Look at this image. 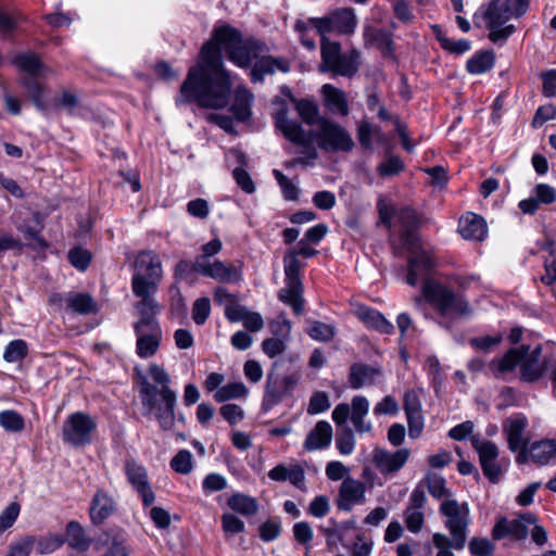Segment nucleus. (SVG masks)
I'll use <instances>...</instances> for the list:
<instances>
[{
  "label": "nucleus",
  "mask_w": 556,
  "mask_h": 556,
  "mask_svg": "<svg viewBox=\"0 0 556 556\" xmlns=\"http://www.w3.org/2000/svg\"><path fill=\"white\" fill-rule=\"evenodd\" d=\"M163 278L161 257L154 251H141V312L156 314L160 305L155 300L159 285Z\"/></svg>",
  "instance_id": "7"
},
{
  "label": "nucleus",
  "mask_w": 556,
  "mask_h": 556,
  "mask_svg": "<svg viewBox=\"0 0 556 556\" xmlns=\"http://www.w3.org/2000/svg\"><path fill=\"white\" fill-rule=\"evenodd\" d=\"M471 444L479 455L483 475L489 479V481L493 483L497 482L502 475V470L497 464V446L493 442L481 440L476 435L471 438Z\"/></svg>",
  "instance_id": "18"
},
{
  "label": "nucleus",
  "mask_w": 556,
  "mask_h": 556,
  "mask_svg": "<svg viewBox=\"0 0 556 556\" xmlns=\"http://www.w3.org/2000/svg\"><path fill=\"white\" fill-rule=\"evenodd\" d=\"M336 445L342 455H350L355 447V438L353 431L345 428L337 435Z\"/></svg>",
  "instance_id": "56"
},
{
  "label": "nucleus",
  "mask_w": 556,
  "mask_h": 556,
  "mask_svg": "<svg viewBox=\"0 0 556 556\" xmlns=\"http://www.w3.org/2000/svg\"><path fill=\"white\" fill-rule=\"evenodd\" d=\"M536 521L534 515L527 513L519 516L514 520L501 518L492 530L493 539L501 540L510 535L517 540L523 539L528 534L527 525H532Z\"/></svg>",
  "instance_id": "23"
},
{
  "label": "nucleus",
  "mask_w": 556,
  "mask_h": 556,
  "mask_svg": "<svg viewBox=\"0 0 556 556\" xmlns=\"http://www.w3.org/2000/svg\"><path fill=\"white\" fill-rule=\"evenodd\" d=\"M198 274L223 283H237L242 279V269L233 264H226L219 260L208 262L203 257H195L191 265Z\"/></svg>",
  "instance_id": "15"
},
{
  "label": "nucleus",
  "mask_w": 556,
  "mask_h": 556,
  "mask_svg": "<svg viewBox=\"0 0 556 556\" xmlns=\"http://www.w3.org/2000/svg\"><path fill=\"white\" fill-rule=\"evenodd\" d=\"M379 375L380 370L378 368L365 364H353L349 375L350 386L353 389L370 386Z\"/></svg>",
  "instance_id": "33"
},
{
  "label": "nucleus",
  "mask_w": 556,
  "mask_h": 556,
  "mask_svg": "<svg viewBox=\"0 0 556 556\" xmlns=\"http://www.w3.org/2000/svg\"><path fill=\"white\" fill-rule=\"evenodd\" d=\"M357 527L356 520L349 519L341 523H337L334 528L325 530L326 541L328 545H336L343 543L345 533L350 530H355Z\"/></svg>",
  "instance_id": "44"
},
{
  "label": "nucleus",
  "mask_w": 556,
  "mask_h": 556,
  "mask_svg": "<svg viewBox=\"0 0 556 556\" xmlns=\"http://www.w3.org/2000/svg\"><path fill=\"white\" fill-rule=\"evenodd\" d=\"M115 510V502L104 491L99 490L90 505L89 514L94 525L102 523Z\"/></svg>",
  "instance_id": "32"
},
{
  "label": "nucleus",
  "mask_w": 556,
  "mask_h": 556,
  "mask_svg": "<svg viewBox=\"0 0 556 556\" xmlns=\"http://www.w3.org/2000/svg\"><path fill=\"white\" fill-rule=\"evenodd\" d=\"M427 489L432 497L441 502L454 498L452 491L445 486V479L437 473L427 476Z\"/></svg>",
  "instance_id": "42"
},
{
  "label": "nucleus",
  "mask_w": 556,
  "mask_h": 556,
  "mask_svg": "<svg viewBox=\"0 0 556 556\" xmlns=\"http://www.w3.org/2000/svg\"><path fill=\"white\" fill-rule=\"evenodd\" d=\"M301 375L295 371L285 376H279L270 371L266 378L265 392L262 407L265 410L271 409L279 404L283 397L290 395L298 386Z\"/></svg>",
  "instance_id": "13"
},
{
  "label": "nucleus",
  "mask_w": 556,
  "mask_h": 556,
  "mask_svg": "<svg viewBox=\"0 0 556 556\" xmlns=\"http://www.w3.org/2000/svg\"><path fill=\"white\" fill-rule=\"evenodd\" d=\"M409 450L400 448L395 452L379 450L375 454V463L381 473H394L408 460Z\"/></svg>",
  "instance_id": "27"
},
{
  "label": "nucleus",
  "mask_w": 556,
  "mask_h": 556,
  "mask_svg": "<svg viewBox=\"0 0 556 556\" xmlns=\"http://www.w3.org/2000/svg\"><path fill=\"white\" fill-rule=\"evenodd\" d=\"M170 467L180 475H188L193 470V456L188 450H180L170 460Z\"/></svg>",
  "instance_id": "49"
},
{
  "label": "nucleus",
  "mask_w": 556,
  "mask_h": 556,
  "mask_svg": "<svg viewBox=\"0 0 556 556\" xmlns=\"http://www.w3.org/2000/svg\"><path fill=\"white\" fill-rule=\"evenodd\" d=\"M554 348V345L546 343L544 346L539 344L533 350H530V346L527 345H521L520 349H511L495 363L496 369L500 372H507L519 365L521 378L526 381H534L542 377L551 365Z\"/></svg>",
  "instance_id": "5"
},
{
  "label": "nucleus",
  "mask_w": 556,
  "mask_h": 556,
  "mask_svg": "<svg viewBox=\"0 0 556 556\" xmlns=\"http://www.w3.org/2000/svg\"><path fill=\"white\" fill-rule=\"evenodd\" d=\"M263 352L270 358H274L287 350V342L279 338H267L262 343Z\"/></svg>",
  "instance_id": "60"
},
{
  "label": "nucleus",
  "mask_w": 556,
  "mask_h": 556,
  "mask_svg": "<svg viewBox=\"0 0 556 556\" xmlns=\"http://www.w3.org/2000/svg\"><path fill=\"white\" fill-rule=\"evenodd\" d=\"M220 415L230 425H236L243 419L244 412L237 404H225L220 407Z\"/></svg>",
  "instance_id": "64"
},
{
  "label": "nucleus",
  "mask_w": 556,
  "mask_h": 556,
  "mask_svg": "<svg viewBox=\"0 0 556 556\" xmlns=\"http://www.w3.org/2000/svg\"><path fill=\"white\" fill-rule=\"evenodd\" d=\"M291 328V323L286 318L283 313L279 314L275 320L269 323L273 337L283 339L286 342L290 339Z\"/></svg>",
  "instance_id": "51"
},
{
  "label": "nucleus",
  "mask_w": 556,
  "mask_h": 556,
  "mask_svg": "<svg viewBox=\"0 0 556 556\" xmlns=\"http://www.w3.org/2000/svg\"><path fill=\"white\" fill-rule=\"evenodd\" d=\"M283 198L288 201H296L299 199V188L280 170L274 169L273 172Z\"/></svg>",
  "instance_id": "52"
},
{
  "label": "nucleus",
  "mask_w": 556,
  "mask_h": 556,
  "mask_svg": "<svg viewBox=\"0 0 556 556\" xmlns=\"http://www.w3.org/2000/svg\"><path fill=\"white\" fill-rule=\"evenodd\" d=\"M366 501L365 483L346 477L339 486L336 505L339 510L350 511L356 505H362Z\"/></svg>",
  "instance_id": "21"
},
{
  "label": "nucleus",
  "mask_w": 556,
  "mask_h": 556,
  "mask_svg": "<svg viewBox=\"0 0 556 556\" xmlns=\"http://www.w3.org/2000/svg\"><path fill=\"white\" fill-rule=\"evenodd\" d=\"M295 110L304 123L311 126L315 124L318 126L320 121L318 117V106L313 101L299 100L295 102Z\"/></svg>",
  "instance_id": "48"
},
{
  "label": "nucleus",
  "mask_w": 556,
  "mask_h": 556,
  "mask_svg": "<svg viewBox=\"0 0 556 556\" xmlns=\"http://www.w3.org/2000/svg\"><path fill=\"white\" fill-rule=\"evenodd\" d=\"M529 8V0H490L480 7L476 18H482L490 29L489 39L494 42L506 41L515 31L514 25H505L511 18L523 15Z\"/></svg>",
  "instance_id": "4"
},
{
  "label": "nucleus",
  "mask_w": 556,
  "mask_h": 556,
  "mask_svg": "<svg viewBox=\"0 0 556 556\" xmlns=\"http://www.w3.org/2000/svg\"><path fill=\"white\" fill-rule=\"evenodd\" d=\"M437 34V39L441 43V47L454 54H463L470 50L471 45L467 39L453 40L444 36L438 26H433Z\"/></svg>",
  "instance_id": "46"
},
{
  "label": "nucleus",
  "mask_w": 556,
  "mask_h": 556,
  "mask_svg": "<svg viewBox=\"0 0 556 556\" xmlns=\"http://www.w3.org/2000/svg\"><path fill=\"white\" fill-rule=\"evenodd\" d=\"M28 354V345L22 339H15L8 343L3 352V359L7 363L23 361Z\"/></svg>",
  "instance_id": "47"
},
{
  "label": "nucleus",
  "mask_w": 556,
  "mask_h": 556,
  "mask_svg": "<svg viewBox=\"0 0 556 556\" xmlns=\"http://www.w3.org/2000/svg\"><path fill=\"white\" fill-rule=\"evenodd\" d=\"M65 543V538L61 534L49 533L35 539V547L38 554L46 555L59 549Z\"/></svg>",
  "instance_id": "43"
},
{
  "label": "nucleus",
  "mask_w": 556,
  "mask_h": 556,
  "mask_svg": "<svg viewBox=\"0 0 556 556\" xmlns=\"http://www.w3.org/2000/svg\"><path fill=\"white\" fill-rule=\"evenodd\" d=\"M16 230L26 239L31 240L41 249L48 248V242L40 235L45 227V216L40 212H31L30 217H23L21 212H14L11 216Z\"/></svg>",
  "instance_id": "19"
},
{
  "label": "nucleus",
  "mask_w": 556,
  "mask_h": 556,
  "mask_svg": "<svg viewBox=\"0 0 556 556\" xmlns=\"http://www.w3.org/2000/svg\"><path fill=\"white\" fill-rule=\"evenodd\" d=\"M323 94L328 109L332 113H337L342 116H346L349 114L350 110L344 91L330 84H326L323 86Z\"/></svg>",
  "instance_id": "35"
},
{
  "label": "nucleus",
  "mask_w": 556,
  "mask_h": 556,
  "mask_svg": "<svg viewBox=\"0 0 556 556\" xmlns=\"http://www.w3.org/2000/svg\"><path fill=\"white\" fill-rule=\"evenodd\" d=\"M494 65L492 52H480L467 61V71L473 75H480L490 71Z\"/></svg>",
  "instance_id": "40"
},
{
  "label": "nucleus",
  "mask_w": 556,
  "mask_h": 556,
  "mask_svg": "<svg viewBox=\"0 0 556 556\" xmlns=\"http://www.w3.org/2000/svg\"><path fill=\"white\" fill-rule=\"evenodd\" d=\"M468 549L473 556H491L494 546L486 538L473 536L468 542Z\"/></svg>",
  "instance_id": "54"
},
{
  "label": "nucleus",
  "mask_w": 556,
  "mask_h": 556,
  "mask_svg": "<svg viewBox=\"0 0 556 556\" xmlns=\"http://www.w3.org/2000/svg\"><path fill=\"white\" fill-rule=\"evenodd\" d=\"M49 304L55 309H65L78 315H90L98 312L97 301L86 292L53 293L49 298Z\"/></svg>",
  "instance_id": "14"
},
{
  "label": "nucleus",
  "mask_w": 556,
  "mask_h": 556,
  "mask_svg": "<svg viewBox=\"0 0 556 556\" xmlns=\"http://www.w3.org/2000/svg\"><path fill=\"white\" fill-rule=\"evenodd\" d=\"M426 505L427 496L424 489L420 486L415 488L403 511L404 523L409 532L417 534L422 530Z\"/></svg>",
  "instance_id": "20"
},
{
  "label": "nucleus",
  "mask_w": 556,
  "mask_h": 556,
  "mask_svg": "<svg viewBox=\"0 0 556 556\" xmlns=\"http://www.w3.org/2000/svg\"><path fill=\"white\" fill-rule=\"evenodd\" d=\"M228 506L243 516H253L258 511V503L255 498L237 493L228 498Z\"/></svg>",
  "instance_id": "38"
},
{
  "label": "nucleus",
  "mask_w": 556,
  "mask_h": 556,
  "mask_svg": "<svg viewBox=\"0 0 556 556\" xmlns=\"http://www.w3.org/2000/svg\"><path fill=\"white\" fill-rule=\"evenodd\" d=\"M458 231L466 240L482 241L488 235V227L481 216L467 212L459 219Z\"/></svg>",
  "instance_id": "26"
},
{
  "label": "nucleus",
  "mask_w": 556,
  "mask_h": 556,
  "mask_svg": "<svg viewBox=\"0 0 556 556\" xmlns=\"http://www.w3.org/2000/svg\"><path fill=\"white\" fill-rule=\"evenodd\" d=\"M556 201V190L547 184H539L533 195L519 202V208L525 214H534L539 204H551Z\"/></svg>",
  "instance_id": "29"
},
{
  "label": "nucleus",
  "mask_w": 556,
  "mask_h": 556,
  "mask_svg": "<svg viewBox=\"0 0 556 556\" xmlns=\"http://www.w3.org/2000/svg\"><path fill=\"white\" fill-rule=\"evenodd\" d=\"M248 388L243 382L236 381L220 387L214 394V399L218 403H223L233 399L244 397L248 394Z\"/></svg>",
  "instance_id": "41"
},
{
  "label": "nucleus",
  "mask_w": 556,
  "mask_h": 556,
  "mask_svg": "<svg viewBox=\"0 0 556 556\" xmlns=\"http://www.w3.org/2000/svg\"><path fill=\"white\" fill-rule=\"evenodd\" d=\"M34 545V536H24L10 545L5 556H29Z\"/></svg>",
  "instance_id": "58"
},
{
  "label": "nucleus",
  "mask_w": 556,
  "mask_h": 556,
  "mask_svg": "<svg viewBox=\"0 0 556 556\" xmlns=\"http://www.w3.org/2000/svg\"><path fill=\"white\" fill-rule=\"evenodd\" d=\"M406 249L409 251L406 282L415 287L422 280L421 295L413 300L415 307L422 311L425 302H428L438 313V324L447 330L456 319L470 316L472 308L463 295L430 278L437 266L433 254L418 244Z\"/></svg>",
  "instance_id": "2"
},
{
  "label": "nucleus",
  "mask_w": 556,
  "mask_h": 556,
  "mask_svg": "<svg viewBox=\"0 0 556 556\" xmlns=\"http://www.w3.org/2000/svg\"><path fill=\"white\" fill-rule=\"evenodd\" d=\"M303 264L299 261L295 249L288 250L283 257V269L286 275V287L280 289L278 298L281 302L291 306L296 315L303 313L304 299L303 285L300 279V269Z\"/></svg>",
  "instance_id": "10"
},
{
  "label": "nucleus",
  "mask_w": 556,
  "mask_h": 556,
  "mask_svg": "<svg viewBox=\"0 0 556 556\" xmlns=\"http://www.w3.org/2000/svg\"><path fill=\"white\" fill-rule=\"evenodd\" d=\"M365 38L371 43H375L384 55L393 54L394 48L391 31L387 29L374 30L371 28H367L365 30Z\"/></svg>",
  "instance_id": "39"
},
{
  "label": "nucleus",
  "mask_w": 556,
  "mask_h": 556,
  "mask_svg": "<svg viewBox=\"0 0 556 556\" xmlns=\"http://www.w3.org/2000/svg\"><path fill=\"white\" fill-rule=\"evenodd\" d=\"M329 511L330 503L326 495H318L309 503L308 513L315 518H324Z\"/></svg>",
  "instance_id": "61"
},
{
  "label": "nucleus",
  "mask_w": 556,
  "mask_h": 556,
  "mask_svg": "<svg viewBox=\"0 0 556 556\" xmlns=\"http://www.w3.org/2000/svg\"><path fill=\"white\" fill-rule=\"evenodd\" d=\"M351 421L358 433H367L371 431V422L366 421L365 417L369 412V402L363 395H356L352 399L351 405Z\"/></svg>",
  "instance_id": "31"
},
{
  "label": "nucleus",
  "mask_w": 556,
  "mask_h": 556,
  "mask_svg": "<svg viewBox=\"0 0 556 556\" xmlns=\"http://www.w3.org/2000/svg\"><path fill=\"white\" fill-rule=\"evenodd\" d=\"M20 21V14H11L4 10H0V33L3 36L12 34Z\"/></svg>",
  "instance_id": "63"
},
{
  "label": "nucleus",
  "mask_w": 556,
  "mask_h": 556,
  "mask_svg": "<svg viewBox=\"0 0 556 556\" xmlns=\"http://www.w3.org/2000/svg\"><path fill=\"white\" fill-rule=\"evenodd\" d=\"M311 135L326 152H350L355 146L351 134L343 126L327 118H320L316 131Z\"/></svg>",
  "instance_id": "11"
},
{
  "label": "nucleus",
  "mask_w": 556,
  "mask_h": 556,
  "mask_svg": "<svg viewBox=\"0 0 556 556\" xmlns=\"http://www.w3.org/2000/svg\"><path fill=\"white\" fill-rule=\"evenodd\" d=\"M211 313V303L207 298L195 300L192 306V319L197 325H203Z\"/></svg>",
  "instance_id": "57"
},
{
  "label": "nucleus",
  "mask_w": 556,
  "mask_h": 556,
  "mask_svg": "<svg viewBox=\"0 0 556 556\" xmlns=\"http://www.w3.org/2000/svg\"><path fill=\"white\" fill-rule=\"evenodd\" d=\"M64 538L72 548L80 552L88 549L91 543V540L86 536L84 528L75 520L66 525V536Z\"/></svg>",
  "instance_id": "36"
},
{
  "label": "nucleus",
  "mask_w": 556,
  "mask_h": 556,
  "mask_svg": "<svg viewBox=\"0 0 556 556\" xmlns=\"http://www.w3.org/2000/svg\"><path fill=\"white\" fill-rule=\"evenodd\" d=\"M0 426L8 432H22L25 428L24 417L16 410L0 412Z\"/></svg>",
  "instance_id": "45"
},
{
  "label": "nucleus",
  "mask_w": 556,
  "mask_h": 556,
  "mask_svg": "<svg viewBox=\"0 0 556 556\" xmlns=\"http://www.w3.org/2000/svg\"><path fill=\"white\" fill-rule=\"evenodd\" d=\"M312 25L317 33L324 36L326 33L352 34L356 27L357 20L354 10L342 8L333 11L326 17L312 18Z\"/></svg>",
  "instance_id": "16"
},
{
  "label": "nucleus",
  "mask_w": 556,
  "mask_h": 556,
  "mask_svg": "<svg viewBox=\"0 0 556 556\" xmlns=\"http://www.w3.org/2000/svg\"><path fill=\"white\" fill-rule=\"evenodd\" d=\"M396 220L402 227L401 241L405 248H414L418 244V237L414 229L419 226V219L416 212L410 207H403L395 214Z\"/></svg>",
  "instance_id": "28"
},
{
  "label": "nucleus",
  "mask_w": 556,
  "mask_h": 556,
  "mask_svg": "<svg viewBox=\"0 0 556 556\" xmlns=\"http://www.w3.org/2000/svg\"><path fill=\"white\" fill-rule=\"evenodd\" d=\"M268 49L264 45L260 51V55L255 58L254 65L251 70V80L253 83H262L265 75H274L276 72L288 73L290 64L285 58H275L267 54Z\"/></svg>",
  "instance_id": "22"
},
{
  "label": "nucleus",
  "mask_w": 556,
  "mask_h": 556,
  "mask_svg": "<svg viewBox=\"0 0 556 556\" xmlns=\"http://www.w3.org/2000/svg\"><path fill=\"white\" fill-rule=\"evenodd\" d=\"M320 53L319 71L323 73L330 72L336 75L351 77L358 71L359 53L356 50L343 54L339 42L330 41L323 36Z\"/></svg>",
  "instance_id": "9"
},
{
  "label": "nucleus",
  "mask_w": 556,
  "mask_h": 556,
  "mask_svg": "<svg viewBox=\"0 0 556 556\" xmlns=\"http://www.w3.org/2000/svg\"><path fill=\"white\" fill-rule=\"evenodd\" d=\"M439 513L450 536L441 532L432 535L435 556H455L453 549L463 551L467 543L471 523L469 505L467 502H458L455 497L446 498L440 503Z\"/></svg>",
  "instance_id": "3"
},
{
  "label": "nucleus",
  "mask_w": 556,
  "mask_h": 556,
  "mask_svg": "<svg viewBox=\"0 0 556 556\" xmlns=\"http://www.w3.org/2000/svg\"><path fill=\"white\" fill-rule=\"evenodd\" d=\"M68 261L76 269L84 271L91 262V254L83 248H74L68 252Z\"/></svg>",
  "instance_id": "55"
},
{
  "label": "nucleus",
  "mask_w": 556,
  "mask_h": 556,
  "mask_svg": "<svg viewBox=\"0 0 556 556\" xmlns=\"http://www.w3.org/2000/svg\"><path fill=\"white\" fill-rule=\"evenodd\" d=\"M148 378H150L157 388V391H164L169 388L170 378L164 367L157 364H151L148 368Z\"/></svg>",
  "instance_id": "53"
},
{
  "label": "nucleus",
  "mask_w": 556,
  "mask_h": 556,
  "mask_svg": "<svg viewBox=\"0 0 556 556\" xmlns=\"http://www.w3.org/2000/svg\"><path fill=\"white\" fill-rule=\"evenodd\" d=\"M142 315L143 312L141 313V357H147L156 353L162 331L154 319L156 314L149 312L147 318H143Z\"/></svg>",
  "instance_id": "24"
},
{
  "label": "nucleus",
  "mask_w": 556,
  "mask_h": 556,
  "mask_svg": "<svg viewBox=\"0 0 556 556\" xmlns=\"http://www.w3.org/2000/svg\"><path fill=\"white\" fill-rule=\"evenodd\" d=\"M288 112L286 109H280L275 114V124L276 127L283 134V136L302 147H309L311 146V138L306 137V134L302 126L292 119H289L287 116Z\"/></svg>",
  "instance_id": "25"
},
{
  "label": "nucleus",
  "mask_w": 556,
  "mask_h": 556,
  "mask_svg": "<svg viewBox=\"0 0 556 556\" xmlns=\"http://www.w3.org/2000/svg\"><path fill=\"white\" fill-rule=\"evenodd\" d=\"M13 63L26 73V76L21 78V85L26 89L35 106L39 111L46 110V88L37 78L45 77L48 68L36 54L30 52L17 54Z\"/></svg>",
  "instance_id": "8"
},
{
  "label": "nucleus",
  "mask_w": 556,
  "mask_h": 556,
  "mask_svg": "<svg viewBox=\"0 0 556 556\" xmlns=\"http://www.w3.org/2000/svg\"><path fill=\"white\" fill-rule=\"evenodd\" d=\"M528 427V419L522 414H514L507 417L503 422V432L506 435L508 447L513 451H519L517 462L523 464L527 462V440L525 432Z\"/></svg>",
  "instance_id": "17"
},
{
  "label": "nucleus",
  "mask_w": 556,
  "mask_h": 556,
  "mask_svg": "<svg viewBox=\"0 0 556 556\" xmlns=\"http://www.w3.org/2000/svg\"><path fill=\"white\" fill-rule=\"evenodd\" d=\"M20 505L13 502L0 514V534L14 525L20 515Z\"/></svg>",
  "instance_id": "59"
},
{
  "label": "nucleus",
  "mask_w": 556,
  "mask_h": 556,
  "mask_svg": "<svg viewBox=\"0 0 556 556\" xmlns=\"http://www.w3.org/2000/svg\"><path fill=\"white\" fill-rule=\"evenodd\" d=\"M330 407V402L327 393L316 392L312 395L307 408V413L311 415L319 414L327 410Z\"/></svg>",
  "instance_id": "62"
},
{
  "label": "nucleus",
  "mask_w": 556,
  "mask_h": 556,
  "mask_svg": "<svg viewBox=\"0 0 556 556\" xmlns=\"http://www.w3.org/2000/svg\"><path fill=\"white\" fill-rule=\"evenodd\" d=\"M332 439V427L328 421L321 420L307 434L304 441L306 451H316L328 447Z\"/></svg>",
  "instance_id": "30"
},
{
  "label": "nucleus",
  "mask_w": 556,
  "mask_h": 556,
  "mask_svg": "<svg viewBox=\"0 0 556 556\" xmlns=\"http://www.w3.org/2000/svg\"><path fill=\"white\" fill-rule=\"evenodd\" d=\"M307 333L314 340L327 342L334 337L336 331L333 326L314 320L309 321Z\"/></svg>",
  "instance_id": "50"
},
{
  "label": "nucleus",
  "mask_w": 556,
  "mask_h": 556,
  "mask_svg": "<svg viewBox=\"0 0 556 556\" xmlns=\"http://www.w3.org/2000/svg\"><path fill=\"white\" fill-rule=\"evenodd\" d=\"M97 428L96 420L83 412H76L67 417L62 428L63 441L73 446H84L92 441Z\"/></svg>",
  "instance_id": "12"
},
{
  "label": "nucleus",
  "mask_w": 556,
  "mask_h": 556,
  "mask_svg": "<svg viewBox=\"0 0 556 556\" xmlns=\"http://www.w3.org/2000/svg\"><path fill=\"white\" fill-rule=\"evenodd\" d=\"M357 314L367 326L375 328L382 333H390L393 330V325L389 323L378 311L363 307L358 309Z\"/></svg>",
  "instance_id": "37"
},
{
  "label": "nucleus",
  "mask_w": 556,
  "mask_h": 556,
  "mask_svg": "<svg viewBox=\"0 0 556 556\" xmlns=\"http://www.w3.org/2000/svg\"><path fill=\"white\" fill-rule=\"evenodd\" d=\"M253 94L244 86H238L235 91V99L231 104V112L236 119L243 122L251 116Z\"/></svg>",
  "instance_id": "34"
},
{
  "label": "nucleus",
  "mask_w": 556,
  "mask_h": 556,
  "mask_svg": "<svg viewBox=\"0 0 556 556\" xmlns=\"http://www.w3.org/2000/svg\"><path fill=\"white\" fill-rule=\"evenodd\" d=\"M263 46L255 39H242L240 33L230 26L216 27L210 40L202 46L197 63L189 68L176 104L197 102L203 108H225L229 103L233 81L224 67L222 50L237 66L249 67Z\"/></svg>",
  "instance_id": "1"
},
{
  "label": "nucleus",
  "mask_w": 556,
  "mask_h": 556,
  "mask_svg": "<svg viewBox=\"0 0 556 556\" xmlns=\"http://www.w3.org/2000/svg\"><path fill=\"white\" fill-rule=\"evenodd\" d=\"M141 394L144 396L143 404L148 414L155 418L162 430H172L176 422V392L172 389L157 391L155 386L141 377Z\"/></svg>",
  "instance_id": "6"
}]
</instances>
